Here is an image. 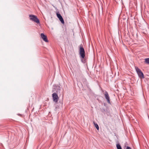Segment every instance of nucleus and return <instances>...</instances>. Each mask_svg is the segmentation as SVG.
I'll use <instances>...</instances> for the list:
<instances>
[{
  "mask_svg": "<svg viewBox=\"0 0 149 149\" xmlns=\"http://www.w3.org/2000/svg\"><path fill=\"white\" fill-rule=\"evenodd\" d=\"M135 69L139 77L141 79L144 78V75L141 70L137 67H135Z\"/></svg>",
  "mask_w": 149,
  "mask_h": 149,
  "instance_id": "obj_3",
  "label": "nucleus"
},
{
  "mask_svg": "<svg viewBox=\"0 0 149 149\" xmlns=\"http://www.w3.org/2000/svg\"><path fill=\"white\" fill-rule=\"evenodd\" d=\"M54 91V89H53V90H52V92H53Z\"/></svg>",
  "mask_w": 149,
  "mask_h": 149,
  "instance_id": "obj_13",
  "label": "nucleus"
},
{
  "mask_svg": "<svg viewBox=\"0 0 149 149\" xmlns=\"http://www.w3.org/2000/svg\"><path fill=\"white\" fill-rule=\"evenodd\" d=\"M104 95L105 98L107 100L108 103L109 104H110L111 103L110 102L109 96L108 92L107 91H105V93L104 94Z\"/></svg>",
  "mask_w": 149,
  "mask_h": 149,
  "instance_id": "obj_5",
  "label": "nucleus"
},
{
  "mask_svg": "<svg viewBox=\"0 0 149 149\" xmlns=\"http://www.w3.org/2000/svg\"><path fill=\"white\" fill-rule=\"evenodd\" d=\"M52 97L53 101L56 103H57L59 100V97L57 94L56 93H54L52 94Z\"/></svg>",
  "mask_w": 149,
  "mask_h": 149,
  "instance_id": "obj_4",
  "label": "nucleus"
},
{
  "mask_svg": "<svg viewBox=\"0 0 149 149\" xmlns=\"http://www.w3.org/2000/svg\"><path fill=\"white\" fill-rule=\"evenodd\" d=\"M17 115H18V116H22V115L20 114H19V113H18V114H17Z\"/></svg>",
  "mask_w": 149,
  "mask_h": 149,
  "instance_id": "obj_12",
  "label": "nucleus"
},
{
  "mask_svg": "<svg viewBox=\"0 0 149 149\" xmlns=\"http://www.w3.org/2000/svg\"><path fill=\"white\" fill-rule=\"evenodd\" d=\"M145 61L146 63L149 64V58H145Z\"/></svg>",
  "mask_w": 149,
  "mask_h": 149,
  "instance_id": "obj_9",
  "label": "nucleus"
},
{
  "mask_svg": "<svg viewBox=\"0 0 149 149\" xmlns=\"http://www.w3.org/2000/svg\"><path fill=\"white\" fill-rule=\"evenodd\" d=\"M85 50L82 47V45L79 46V53L80 57L82 58H84L85 56Z\"/></svg>",
  "mask_w": 149,
  "mask_h": 149,
  "instance_id": "obj_1",
  "label": "nucleus"
},
{
  "mask_svg": "<svg viewBox=\"0 0 149 149\" xmlns=\"http://www.w3.org/2000/svg\"><path fill=\"white\" fill-rule=\"evenodd\" d=\"M29 16L30 17V20L33 21L37 24L40 23L39 20L36 16L33 15H30Z\"/></svg>",
  "mask_w": 149,
  "mask_h": 149,
  "instance_id": "obj_2",
  "label": "nucleus"
},
{
  "mask_svg": "<svg viewBox=\"0 0 149 149\" xmlns=\"http://www.w3.org/2000/svg\"><path fill=\"white\" fill-rule=\"evenodd\" d=\"M56 15L58 18L59 19L61 23L62 24H64V22L61 15L58 13H56Z\"/></svg>",
  "mask_w": 149,
  "mask_h": 149,
  "instance_id": "obj_6",
  "label": "nucleus"
},
{
  "mask_svg": "<svg viewBox=\"0 0 149 149\" xmlns=\"http://www.w3.org/2000/svg\"><path fill=\"white\" fill-rule=\"evenodd\" d=\"M93 124L95 125V127L96 128L97 130H99V127L98 126V125L97 123H95V122H93Z\"/></svg>",
  "mask_w": 149,
  "mask_h": 149,
  "instance_id": "obj_8",
  "label": "nucleus"
},
{
  "mask_svg": "<svg viewBox=\"0 0 149 149\" xmlns=\"http://www.w3.org/2000/svg\"><path fill=\"white\" fill-rule=\"evenodd\" d=\"M126 149H132L131 148L129 147V146H127L126 147Z\"/></svg>",
  "mask_w": 149,
  "mask_h": 149,
  "instance_id": "obj_11",
  "label": "nucleus"
},
{
  "mask_svg": "<svg viewBox=\"0 0 149 149\" xmlns=\"http://www.w3.org/2000/svg\"><path fill=\"white\" fill-rule=\"evenodd\" d=\"M116 147L117 149H122V148L119 144H117Z\"/></svg>",
  "mask_w": 149,
  "mask_h": 149,
  "instance_id": "obj_10",
  "label": "nucleus"
},
{
  "mask_svg": "<svg viewBox=\"0 0 149 149\" xmlns=\"http://www.w3.org/2000/svg\"><path fill=\"white\" fill-rule=\"evenodd\" d=\"M42 39L45 41V42H48V40L47 38V36L45 35L43 33H41L40 35Z\"/></svg>",
  "mask_w": 149,
  "mask_h": 149,
  "instance_id": "obj_7",
  "label": "nucleus"
}]
</instances>
